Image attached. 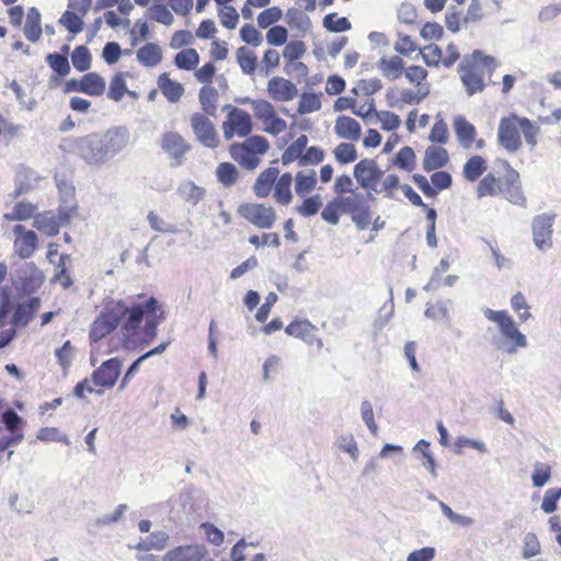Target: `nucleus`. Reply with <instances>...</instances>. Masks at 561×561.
<instances>
[{"instance_id":"0eeeda50","label":"nucleus","mask_w":561,"mask_h":561,"mask_svg":"<svg viewBox=\"0 0 561 561\" xmlns=\"http://www.w3.org/2000/svg\"><path fill=\"white\" fill-rule=\"evenodd\" d=\"M499 62L481 50H474L463 58L458 67L460 80L468 95L481 93L485 88L484 78L490 77Z\"/></svg>"},{"instance_id":"9b49d317","label":"nucleus","mask_w":561,"mask_h":561,"mask_svg":"<svg viewBox=\"0 0 561 561\" xmlns=\"http://www.w3.org/2000/svg\"><path fill=\"white\" fill-rule=\"evenodd\" d=\"M484 317L497 325L502 337L510 344L507 348L510 354L527 345L526 336L518 330L517 324L507 310H492L488 308L484 310Z\"/></svg>"},{"instance_id":"c9c22d12","label":"nucleus","mask_w":561,"mask_h":561,"mask_svg":"<svg viewBox=\"0 0 561 561\" xmlns=\"http://www.w3.org/2000/svg\"><path fill=\"white\" fill-rule=\"evenodd\" d=\"M488 170L486 160L479 154L471 156L462 167V176L467 182L473 183L482 178Z\"/></svg>"},{"instance_id":"a211bd4d","label":"nucleus","mask_w":561,"mask_h":561,"mask_svg":"<svg viewBox=\"0 0 561 561\" xmlns=\"http://www.w3.org/2000/svg\"><path fill=\"white\" fill-rule=\"evenodd\" d=\"M190 122L196 139L203 146L211 149L219 146L220 139L218 133L207 115L199 112L193 113Z\"/></svg>"},{"instance_id":"9d476101","label":"nucleus","mask_w":561,"mask_h":561,"mask_svg":"<svg viewBox=\"0 0 561 561\" xmlns=\"http://www.w3.org/2000/svg\"><path fill=\"white\" fill-rule=\"evenodd\" d=\"M240 103L251 106L254 117L262 124L266 134L278 136L287 130V122L278 115L275 106L270 101L244 98Z\"/></svg>"},{"instance_id":"4468645a","label":"nucleus","mask_w":561,"mask_h":561,"mask_svg":"<svg viewBox=\"0 0 561 561\" xmlns=\"http://www.w3.org/2000/svg\"><path fill=\"white\" fill-rule=\"evenodd\" d=\"M225 111L227 115L221 126L225 139L250 137L253 130L252 116L247 111L232 105H226Z\"/></svg>"},{"instance_id":"c85d7f7f","label":"nucleus","mask_w":561,"mask_h":561,"mask_svg":"<svg viewBox=\"0 0 561 561\" xmlns=\"http://www.w3.org/2000/svg\"><path fill=\"white\" fill-rule=\"evenodd\" d=\"M41 308V298L38 297H28V299L24 302H19L13 311L11 323L16 328L26 327L34 314Z\"/></svg>"},{"instance_id":"f704fd0d","label":"nucleus","mask_w":561,"mask_h":561,"mask_svg":"<svg viewBox=\"0 0 561 561\" xmlns=\"http://www.w3.org/2000/svg\"><path fill=\"white\" fill-rule=\"evenodd\" d=\"M293 180L295 182V192L299 197H306L313 192L318 182L313 169L299 170Z\"/></svg>"},{"instance_id":"2f4dec72","label":"nucleus","mask_w":561,"mask_h":561,"mask_svg":"<svg viewBox=\"0 0 561 561\" xmlns=\"http://www.w3.org/2000/svg\"><path fill=\"white\" fill-rule=\"evenodd\" d=\"M308 141L309 139L307 135H300L290 142L282 153L280 161L283 165H289L297 162L298 167H301L304 151L306 150Z\"/></svg>"},{"instance_id":"a878e982","label":"nucleus","mask_w":561,"mask_h":561,"mask_svg":"<svg viewBox=\"0 0 561 561\" xmlns=\"http://www.w3.org/2000/svg\"><path fill=\"white\" fill-rule=\"evenodd\" d=\"M554 216L538 215L533 220V238L538 249L543 250L552 244V226Z\"/></svg>"},{"instance_id":"ddd939ff","label":"nucleus","mask_w":561,"mask_h":561,"mask_svg":"<svg viewBox=\"0 0 561 561\" xmlns=\"http://www.w3.org/2000/svg\"><path fill=\"white\" fill-rule=\"evenodd\" d=\"M44 272L34 263L26 262L15 270L13 287L19 297H32L45 283Z\"/></svg>"},{"instance_id":"7ed1b4c3","label":"nucleus","mask_w":561,"mask_h":561,"mask_svg":"<svg viewBox=\"0 0 561 561\" xmlns=\"http://www.w3.org/2000/svg\"><path fill=\"white\" fill-rule=\"evenodd\" d=\"M353 176L369 197L374 195L394 199L400 192L401 179L396 172L383 170L377 160L364 158L353 168Z\"/></svg>"},{"instance_id":"a19ab883","label":"nucleus","mask_w":561,"mask_h":561,"mask_svg":"<svg viewBox=\"0 0 561 561\" xmlns=\"http://www.w3.org/2000/svg\"><path fill=\"white\" fill-rule=\"evenodd\" d=\"M137 59L146 67H153L162 59L161 48L157 44H146L137 50Z\"/></svg>"},{"instance_id":"bb28decb","label":"nucleus","mask_w":561,"mask_h":561,"mask_svg":"<svg viewBox=\"0 0 561 561\" xmlns=\"http://www.w3.org/2000/svg\"><path fill=\"white\" fill-rule=\"evenodd\" d=\"M266 90L271 99L275 102H289L298 94L296 85L283 77H273L270 79Z\"/></svg>"},{"instance_id":"bf43d9fd","label":"nucleus","mask_w":561,"mask_h":561,"mask_svg":"<svg viewBox=\"0 0 561 561\" xmlns=\"http://www.w3.org/2000/svg\"><path fill=\"white\" fill-rule=\"evenodd\" d=\"M512 309L517 313L520 322L527 321L530 317V307L525 296L518 291L511 299Z\"/></svg>"},{"instance_id":"c756f323","label":"nucleus","mask_w":561,"mask_h":561,"mask_svg":"<svg viewBox=\"0 0 561 561\" xmlns=\"http://www.w3.org/2000/svg\"><path fill=\"white\" fill-rule=\"evenodd\" d=\"M334 133L341 139L357 141L362 136V127L355 118L340 115L335 119Z\"/></svg>"},{"instance_id":"dca6fc26","label":"nucleus","mask_w":561,"mask_h":561,"mask_svg":"<svg viewBox=\"0 0 561 561\" xmlns=\"http://www.w3.org/2000/svg\"><path fill=\"white\" fill-rule=\"evenodd\" d=\"M99 134L92 133L69 141V151L83 159L88 164L104 163V154L100 146Z\"/></svg>"},{"instance_id":"8fccbe9b","label":"nucleus","mask_w":561,"mask_h":561,"mask_svg":"<svg viewBox=\"0 0 561 561\" xmlns=\"http://www.w3.org/2000/svg\"><path fill=\"white\" fill-rule=\"evenodd\" d=\"M216 176L225 186H232L238 181L239 172L234 164L230 162H221L216 169Z\"/></svg>"},{"instance_id":"3c124183","label":"nucleus","mask_w":561,"mask_h":561,"mask_svg":"<svg viewBox=\"0 0 561 561\" xmlns=\"http://www.w3.org/2000/svg\"><path fill=\"white\" fill-rule=\"evenodd\" d=\"M169 536L164 531H156L137 545L138 550H163L167 546Z\"/></svg>"},{"instance_id":"72a5a7b5","label":"nucleus","mask_w":561,"mask_h":561,"mask_svg":"<svg viewBox=\"0 0 561 561\" xmlns=\"http://www.w3.org/2000/svg\"><path fill=\"white\" fill-rule=\"evenodd\" d=\"M403 67V60L398 56H393L391 58L382 57L377 62V68L381 75L388 80L393 81L396 84L398 80L402 78Z\"/></svg>"},{"instance_id":"f8f14e48","label":"nucleus","mask_w":561,"mask_h":561,"mask_svg":"<svg viewBox=\"0 0 561 561\" xmlns=\"http://www.w3.org/2000/svg\"><path fill=\"white\" fill-rule=\"evenodd\" d=\"M382 89L381 80L378 78L360 79L351 89V96L354 101L356 115L369 117L375 113L374 95Z\"/></svg>"},{"instance_id":"2eb2a0df","label":"nucleus","mask_w":561,"mask_h":561,"mask_svg":"<svg viewBox=\"0 0 561 561\" xmlns=\"http://www.w3.org/2000/svg\"><path fill=\"white\" fill-rule=\"evenodd\" d=\"M237 213L259 229H271L277 219L275 208L264 203H243L238 207Z\"/></svg>"},{"instance_id":"680f3d73","label":"nucleus","mask_w":561,"mask_h":561,"mask_svg":"<svg viewBox=\"0 0 561 561\" xmlns=\"http://www.w3.org/2000/svg\"><path fill=\"white\" fill-rule=\"evenodd\" d=\"M380 122L381 128L387 131H393L399 128L401 119L399 115L390 111H380L374 113Z\"/></svg>"},{"instance_id":"b1692460","label":"nucleus","mask_w":561,"mask_h":561,"mask_svg":"<svg viewBox=\"0 0 561 561\" xmlns=\"http://www.w3.org/2000/svg\"><path fill=\"white\" fill-rule=\"evenodd\" d=\"M13 232L15 234L13 242L15 254L23 260L32 257L38 247L37 234L22 225L14 226Z\"/></svg>"},{"instance_id":"58836bf2","label":"nucleus","mask_w":561,"mask_h":561,"mask_svg":"<svg viewBox=\"0 0 561 561\" xmlns=\"http://www.w3.org/2000/svg\"><path fill=\"white\" fill-rule=\"evenodd\" d=\"M37 211V206L27 201H20L14 204L10 213L3 214V219L7 221H25L34 218Z\"/></svg>"},{"instance_id":"e433bc0d","label":"nucleus","mask_w":561,"mask_h":561,"mask_svg":"<svg viewBox=\"0 0 561 561\" xmlns=\"http://www.w3.org/2000/svg\"><path fill=\"white\" fill-rule=\"evenodd\" d=\"M127 72H116L108 85L107 98L114 102H119L124 95L128 94L129 96L136 99L137 94L134 91L128 90L126 84Z\"/></svg>"},{"instance_id":"473e14b6","label":"nucleus","mask_w":561,"mask_h":561,"mask_svg":"<svg viewBox=\"0 0 561 561\" xmlns=\"http://www.w3.org/2000/svg\"><path fill=\"white\" fill-rule=\"evenodd\" d=\"M448 151L439 146H430L424 152L423 169L425 171L438 170L447 164Z\"/></svg>"},{"instance_id":"4c0bfd02","label":"nucleus","mask_w":561,"mask_h":561,"mask_svg":"<svg viewBox=\"0 0 561 561\" xmlns=\"http://www.w3.org/2000/svg\"><path fill=\"white\" fill-rule=\"evenodd\" d=\"M219 93L213 85H203L198 92V101L203 114L215 116L218 107Z\"/></svg>"},{"instance_id":"39448f33","label":"nucleus","mask_w":561,"mask_h":561,"mask_svg":"<svg viewBox=\"0 0 561 561\" xmlns=\"http://www.w3.org/2000/svg\"><path fill=\"white\" fill-rule=\"evenodd\" d=\"M427 75V70L421 66L403 67L402 78L393 89L398 93L387 94L389 106L401 108L403 105L421 103L431 92Z\"/></svg>"},{"instance_id":"de8ad7c7","label":"nucleus","mask_w":561,"mask_h":561,"mask_svg":"<svg viewBox=\"0 0 561 561\" xmlns=\"http://www.w3.org/2000/svg\"><path fill=\"white\" fill-rule=\"evenodd\" d=\"M353 141L348 142H340L334 149H333V156L334 159L340 164H350L357 160V149Z\"/></svg>"},{"instance_id":"5fc2aeb1","label":"nucleus","mask_w":561,"mask_h":561,"mask_svg":"<svg viewBox=\"0 0 561 561\" xmlns=\"http://www.w3.org/2000/svg\"><path fill=\"white\" fill-rule=\"evenodd\" d=\"M323 25L331 33H341L351 30V22L346 18H340L336 13L325 15Z\"/></svg>"},{"instance_id":"ea45409f","label":"nucleus","mask_w":561,"mask_h":561,"mask_svg":"<svg viewBox=\"0 0 561 561\" xmlns=\"http://www.w3.org/2000/svg\"><path fill=\"white\" fill-rule=\"evenodd\" d=\"M285 20L293 31L301 32L304 34L311 32L312 23L310 18L299 9H288Z\"/></svg>"},{"instance_id":"4be33fe9","label":"nucleus","mask_w":561,"mask_h":561,"mask_svg":"<svg viewBox=\"0 0 561 561\" xmlns=\"http://www.w3.org/2000/svg\"><path fill=\"white\" fill-rule=\"evenodd\" d=\"M163 561H214L204 545H182L170 549L163 557Z\"/></svg>"},{"instance_id":"a18cd8bd","label":"nucleus","mask_w":561,"mask_h":561,"mask_svg":"<svg viewBox=\"0 0 561 561\" xmlns=\"http://www.w3.org/2000/svg\"><path fill=\"white\" fill-rule=\"evenodd\" d=\"M321 106V94L304 92L298 101L297 112L306 115L319 111Z\"/></svg>"},{"instance_id":"338daca9","label":"nucleus","mask_w":561,"mask_h":561,"mask_svg":"<svg viewBox=\"0 0 561 561\" xmlns=\"http://www.w3.org/2000/svg\"><path fill=\"white\" fill-rule=\"evenodd\" d=\"M428 139L436 144H446L448 140V127L443 118H437L434 123Z\"/></svg>"},{"instance_id":"6ab92c4d","label":"nucleus","mask_w":561,"mask_h":561,"mask_svg":"<svg viewBox=\"0 0 561 561\" xmlns=\"http://www.w3.org/2000/svg\"><path fill=\"white\" fill-rule=\"evenodd\" d=\"M122 368V362L117 357L110 358L101 364L91 376L92 382L99 387L98 393L111 389L116 383Z\"/></svg>"},{"instance_id":"f03ea898","label":"nucleus","mask_w":561,"mask_h":561,"mask_svg":"<svg viewBox=\"0 0 561 561\" xmlns=\"http://www.w3.org/2000/svg\"><path fill=\"white\" fill-rule=\"evenodd\" d=\"M335 197L327 203L321 211L322 219L330 225H337L342 214H348L359 229H366L371 222V211L366 196L355 186L353 179L346 174L335 178L333 184Z\"/></svg>"},{"instance_id":"393cba45","label":"nucleus","mask_w":561,"mask_h":561,"mask_svg":"<svg viewBox=\"0 0 561 561\" xmlns=\"http://www.w3.org/2000/svg\"><path fill=\"white\" fill-rule=\"evenodd\" d=\"M454 129L460 146L465 149H471L473 146L477 149L484 147L483 139H477L476 127L463 116H458L454 121Z\"/></svg>"},{"instance_id":"49530a36","label":"nucleus","mask_w":561,"mask_h":561,"mask_svg":"<svg viewBox=\"0 0 561 561\" xmlns=\"http://www.w3.org/2000/svg\"><path fill=\"white\" fill-rule=\"evenodd\" d=\"M178 192L183 201L192 205L198 204L205 196V190L191 181L182 183Z\"/></svg>"},{"instance_id":"c03bdc74","label":"nucleus","mask_w":561,"mask_h":561,"mask_svg":"<svg viewBox=\"0 0 561 561\" xmlns=\"http://www.w3.org/2000/svg\"><path fill=\"white\" fill-rule=\"evenodd\" d=\"M70 261V255L62 253L59 256V261L56 264V273L51 278L53 283H59L64 289H68L72 286L71 274L67 267V263Z\"/></svg>"},{"instance_id":"774afa93","label":"nucleus","mask_w":561,"mask_h":561,"mask_svg":"<svg viewBox=\"0 0 561 561\" xmlns=\"http://www.w3.org/2000/svg\"><path fill=\"white\" fill-rule=\"evenodd\" d=\"M561 497V488L548 489L545 493L541 508L545 513L550 514L557 510V503Z\"/></svg>"},{"instance_id":"cd10ccee","label":"nucleus","mask_w":561,"mask_h":561,"mask_svg":"<svg viewBox=\"0 0 561 561\" xmlns=\"http://www.w3.org/2000/svg\"><path fill=\"white\" fill-rule=\"evenodd\" d=\"M67 221V215H55L51 210L36 213L33 221L34 228L48 237L59 233L60 227Z\"/></svg>"},{"instance_id":"5701e85b","label":"nucleus","mask_w":561,"mask_h":561,"mask_svg":"<svg viewBox=\"0 0 561 561\" xmlns=\"http://www.w3.org/2000/svg\"><path fill=\"white\" fill-rule=\"evenodd\" d=\"M423 60L427 66L433 67H451L460 57L458 48L453 44L446 45V57L440 59L439 57V44H428L420 49Z\"/></svg>"},{"instance_id":"412c9836","label":"nucleus","mask_w":561,"mask_h":561,"mask_svg":"<svg viewBox=\"0 0 561 561\" xmlns=\"http://www.w3.org/2000/svg\"><path fill=\"white\" fill-rule=\"evenodd\" d=\"M318 328L307 319H295L285 328L287 335L299 339L309 346H316L320 350L323 347V342L318 336Z\"/></svg>"},{"instance_id":"20e7f679","label":"nucleus","mask_w":561,"mask_h":561,"mask_svg":"<svg viewBox=\"0 0 561 561\" xmlns=\"http://www.w3.org/2000/svg\"><path fill=\"white\" fill-rule=\"evenodd\" d=\"M503 175L491 171L480 179L476 187L477 197H503L516 206L526 207L527 197L523 191L519 172L507 161H503Z\"/></svg>"},{"instance_id":"864d4df0","label":"nucleus","mask_w":561,"mask_h":561,"mask_svg":"<svg viewBox=\"0 0 561 561\" xmlns=\"http://www.w3.org/2000/svg\"><path fill=\"white\" fill-rule=\"evenodd\" d=\"M302 198V203L297 207V211L299 215H301L302 217H311L320 210L322 206V201L319 194L306 196Z\"/></svg>"},{"instance_id":"6e6d98bb","label":"nucleus","mask_w":561,"mask_h":561,"mask_svg":"<svg viewBox=\"0 0 561 561\" xmlns=\"http://www.w3.org/2000/svg\"><path fill=\"white\" fill-rule=\"evenodd\" d=\"M46 61L49 67L60 77H65L70 71L68 58L65 54H49L46 57Z\"/></svg>"},{"instance_id":"aec40b11","label":"nucleus","mask_w":561,"mask_h":561,"mask_svg":"<svg viewBox=\"0 0 561 561\" xmlns=\"http://www.w3.org/2000/svg\"><path fill=\"white\" fill-rule=\"evenodd\" d=\"M100 146L104 154V163L118 152H121L128 144V133L125 128L115 127L99 134Z\"/></svg>"},{"instance_id":"6e6552de","label":"nucleus","mask_w":561,"mask_h":561,"mask_svg":"<svg viewBox=\"0 0 561 561\" xmlns=\"http://www.w3.org/2000/svg\"><path fill=\"white\" fill-rule=\"evenodd\" d=\"M293 175L285 172L280 175L279 169L268 167L263 170L253 184V193L257 198H266L273 193L274 201L283 206L293 202Z\"/></svg>"},{"instance_id":"e2e57ef3","label":"nucleus","mask_w":561,"mask_h":561,"mask_svg":"<svg viewBox=\"0 0 561 561\" xmlns=\"http://www.w3.org/2000/svg\"><path fill=\"white\" fill-rule=\"evenodd\" d=\"M59 22L72 34H78L82 31V18L76 12L66 11Z\"/></svg>"},{"instance_id":"09e8293b","label":"nucleus","mask_w":561,"mask_h":561,"mask_svg":"<svg viewBox=\"0 0 561 561\" xmlns=\"http://www.w3.org/2000/svg\"><path fill=\"white\" fill-rule=\"evenodd\" d=\"M198 62L199 56L194 48L182 49L174 56L175 66L182 70H193Z\"/></svg>"},{"instance_id":"4d7b16f0","label":"nucleus","mask_w":561,"mask_h":561,"mask_svg":"<svg viewBox=\"0 0 561 561\" xmlns=\"http://www.w3.org/2000/svg\"><path fill=\"white\" fill-rule=\"evenodd\" d=\"M147 15L150 20L163 25H171L174 21L171 11L162 4H153L148 9Z\"/></svg>"},{"instance_id":"69168bd1","label":"nucleus","mask_w":561,"mask_h":561,"mask_svg":"<svg viewBox=\"0 0 561 561\" xmlns=\"http://www.w3.org/2000/svg\"><path fill=\"white\" fill-rule=\"evenodd\" d=\"M282 15L283 11L278 7H271L259 14L257 24L261 28H267L277 22Z\"/></svg>"},{"instance_id":"13d9d810","label":"nucleus","mask_w":561,"mask_h":561,"mask_svg":"<svg viewBox=\"0 0 561 561\" xmlns=\"http://www.w3.org/2000/svg\"><path fill=\"white\" fill-rule=\"evenodd\" d=\"M71 61L78 71H85L91 66V55L87 47L78 46L71 54Z\"/></svg>"},{"instance_id":"052dcab7","label":"nucleus","mask_w":561,"mask_h":561,"mask_svg":"<svg viewBox=\"0 0 561 561\" xmlns=\"http://www.w3.org/2000/svg\"><path fill=\"white\" fill-rule=\"evenodd\" d=\"M24 35H42L41 13L36 8H31L27 12Z\"/></svg>"},{"instance_id":"79ce46f5","label":"nucleus","mask_w":561,"mask_h":561,"mask_svg":"<svg viewBox=\"0 0 561 561\" xmlns=\"http://www.w3.org/2000/svg\"><path fill=\"white\" fill-rule=\"evenodd\" d=\"M391 162L401 170L412 172L416 167V156L411 147L404 146L397 152Z\"/></svg>"},{"instance_id":"f3484780","label":"nucleus","mask_w":561,"mask_h":561,"mask_svg":"<svg viewBox=\"0 0 561 561\" xmlns=\"http://www.w3.org/2000/svg\"><path fill=\"white\" fill-rule=\"evenodd\" d=\"M160 148L173 160L175 165H181L192 146L180 133L168 130L161 135Z\"/></svg>"},{"instance_id":"1a4fd4ad","label":"nucleus","mask_w":561,"mask_h":561,"mask_svg":"<svg viewBox=\"0 0 561 561\" xmlns=\"http://www.w3.org/2000/svg\"><path fill=\"white\" fill-rule=\"evenodd\" d=\"M270 149L267 139L260 135L245 138L242 142H234L229 147L231 158L243 169L254 170L261 162V156Z\"/></svg>"},{"instance_id":"37998d69","label":"nucleus","mask_w":561,"mask_h":561,"mask_svg":"<svg viewBox=\"0 0 561 561\" xmlns=\"http://www.w3.org/2000/svg\"><path fill=\"white\" fill-rule=\"evenodd\" d=\"M83 93L92 96H100L105 92V81L96 72H88L82 76Z\"/></svg>"},{"instance_id":"603ef678","label":"nucleus","mask_w":561,"mask_h":561,"mask_svg":"<svg viewBox=\"0 0 561 561\" xmlns=\"http://www.w3.org/2000/svg\"><path fill=\"white\" fill-rule=\"evenodd\" d=\"M237 59L244 73L251 75L255 71L257 58L251 49L240 47L237 51Z\"/></svg>"},{"instance_id":"f257e3e1","label":"nucleus","mask_w":561,"mask_h":561,"mask_svg":"<svg viewBox=\"0 0 561 561\" xmlns=\"http://www.w3.org/2000/svg\"><path fill=\"white\" fill-rule=\"evenodd\" d=\"M164 320L162 304L154 296L140 293L110 301L92 322L89 337L98 342L117 330L119 346L135 351L156 339L158 327Z\"/></svg>"},{"instance_id":"7c9ffc66","label":"nucleus","mask_w":561,"mask_h":561,"mask_svg":"<svg viewBox=\"0 0 561 561\" xmlns=\"http://www.w3.org/2000/svg\"><path fill=\"white\" fill-rule=\"evenodd\" d=\"M157 84L163 96L170 103L179 102L184 94L183 84L171 79L168 72H163L158 77Z\"/></svg>"},{"instance_id":"0e129e2a","label":"nucleus","mask_w":561,"mask_h":561,"mask_svg":"<svg viewBox=\"0 0 561 561\" xmlns=\"http://www.w3.org/2000/svg\"><path fill=\"white\" fill-rule=\"evenodd\" d=\"M325 158L324 150L318 146L306 147L301 161V167L318 165Z\"/></svg>"},{"instance_id":"423d86ee","label":"nucleus","mask_w":561,"mask_h":561,"mask_svg":"<svg viewBox=\"0 0 561 561\" xmlns=\"http://www.w3.org/2000/svg\"><path fill=\"white\" fill-rule=\"evenodd\" d=\"M540 131L538 125L514 113L500 119L497 129L499 144L510 153H515L523 146L522 134L530 148L537 146V136Z\"/></svg>"}]
</instances>
